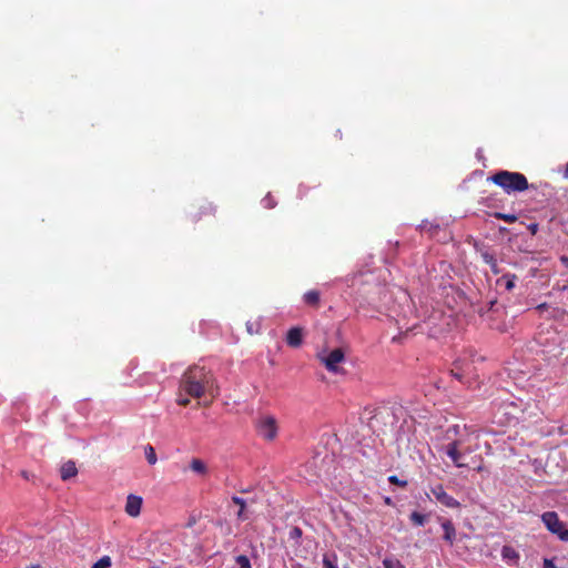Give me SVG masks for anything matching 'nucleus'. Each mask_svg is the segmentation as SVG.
<instances>
[{"label": "nucleus", "mask_w": 568, "mask_h": 568, "mask_svg": "<svg viewBox=\"0 0 568 568\" xmlns=\"http://www.w3.org/2000/svg\"><path fill=\"white\" fill-rule=\"evenodd\" d=\"M206 393L212 397L217 396L215 378L210 369L193 365L182 375L176 403L185 407L191 403L190 397L201 398Z\"/></svg>", "instance_id": "1"}, {"label": "nucleus", "mask_w": 568, "mask_h": 568, "mask_svg": "<svg viewBox=\"0 0 568 568\" xmlns=\"http://www.w3.org/2000/svg\"><path fill=\"white\" fill-rule=\"evenodd\" d=\"M489 180L501 187L507 194L524 192L530 186L523 173L506 170L496 172Z\"/></svg>", "instance_id": "2"}, {"label": "nucleus", "mask_w": 568, "mask_h": 568, "mask_svg": "<svg viewBox=\"0 0 568 568\" xmlns=\"http://www.w3.org/2000/svg\"><path fill=\"white\" fill-rule=\"evenodd\" d=\"M499 409L506 416L505 423L507 424L526 423L530 422L532 417H538L536 412H528L527 408H521L514 402L503 403Z\"/></svg>", "instance_id": "3"}, {"label": "nucleus", "mask_w": 568, "mask_h": 568, "mask_svg": "<svg viewBox=\"0 0 568 568\" xmlns=\"http://www.w3.org/2000/svg\"><path fill=\"white\" fill-rule=\"evenodd\" d=\"M540 518L550 534L561 541H568V528L556 511H545Z\"/></svg>", "instance_id": "4"}, {"label": "nucleus", "mask_w": 568, "mask_h": 568, "mask_svg": "<svg viewBox=\"0 0 568 568\" xmlns=\"http://www.w3.org/2000/svg\"><path fill=\"white\" fill-rule=\"evenodd\" d=\"M255 428L263 439L272 442L276 438L278 432L277 420L272 415H262L256 419Z\"/></svg>", "instance_id": "5"}, {"label": "nucleus", "mask_w": 568, "mask_h": 568, "mask_svg": "<svg viewBox=\"0 0 568 568\" xmlns=\"http://www.w3.org/2000/svg\"><path fill=\"white\" fill-rule=\"evenodd\" d=\"M449 433H454L455 435H458V438H456L455 440L463 442L462 453H464L465 458L467 457V455L471 454L473 452H475L478 448V443H477L478 436L477 435L469 434V433L460 434V429H459L458 425H454V426L449 427L447 430V434H449Z\"/></svg>", "instance_id": "6"}, {"label": "nucleus", "mask_w": 568, "mask_h": 568, "mask_svg": "<svg viewBox=\"0 0 568 568\" xmlns=\"http://www.w3.org/2000/svg\"><path fill=\"white\" fill-rule=\"evenodd\" d=\"M463 442L453 440L447 444L444 448L445 454L452 459L453 464L458 468L469 467L470 464L464 457V453H462Z\"/></svg>", "instance_id": "7"}, {"label": "nucleus", "mask_w": 568, "mask_h": 568, "mask_svg": "<svg viewBox=\"0 0 568 568\" xmlns=\"http://www.w3.org/2000/svg\"><path fill=\"white\" fill-rule=\"evenodd\" d=\"M320 359L328 372L337 374L343 371L338 364L345 361V354L342 348H335L327 355L320 356Z\"/></svg>", "instance_id": "8"}, {"label": "nucleus", "mask_w": 568, "mask_h": 568, "mask_svg": "<svg viewBox=\"0 0 568 568\" xmlns=\"http://www.w3.org/2000/svg\"><path fill=\"white\" fill-rule=\"evenodd\" d=\"M432 494L436 498L438 503L447 508H459L460 503L456 500L453 496L448 495L443 485H436L430 489Z\"/></svg>", "instance_id": "9"}, {"label": "nucleus", "mask_w": 568, "mask_h": 568, "mask_svg": "<svg viewBox=\"0 0 568 568\" xmlns=\"http://www.w3.org/2000/svg\"><path fill=\"white\" fill-rule=\"evenodd\" d=\"M215 213H216V206H214L211 202H204L192 214L191 220L196 223V222L203 220L204 217L214 216Z\"/></svg>", "instance_id": "10"}, {"label": "nucleus", "mask_w": 568, "mask_h": 568, "mask_svg": "<svg viewBox=\"0 0 568 568\" xmlns=\"http://www.w3.org/2000/svg\"><path fill=\"white\" fill-rule=\"evenodd\" d=\"M142 503H143V500L140 496L132 495V494L129 495L126 498V504H125V513L130 517H138L141 513Z\"/></svg>", "instance_id": "11"}, {"label": "nucleus", "mask_w": 568, "mask_h": 568, "mask_svg": "<svg viewBox=\"0 0 568 568\" xmlns=\"http://www.w3.org/2000/svg\"><path fill=\"white\" fill-rule=\"evenodd\" d=\"M285 341L290 347L298 348L303 344V328L298 326L290 328Z\"/></svg>", "instance_id": "12"}, {"label": "nucleus", "mask_w": 568, "mask_h": 568, "mask_svg": "<svg viewBox=\"0 0 568 568\" xmlns=\"http://www.w3.org/2000/svg\"><path fill=\"white\" fill-rule=\"evenodd\" d=\"M78 474V468L75 463L72 460H68L60 468V476L62 480H69L72 477H75Z\"/></svg>", "instance_id": "13"}, {"label": "nucleus", "mask_w": 568, "mask_h": 568, "mask_svg": "<svg viewBox=\"0 0 568 568\" xmlns=\"http://www.w3.org/2000/svg\"><path fill=\"white\" fill-rule=\"evenodd\" d=\"M442 527L444 529V540L449 545H453L456 538V529L454 524L450 520H445L442 523Z\"/></svg>", "instance_id": "14"}, {"label": "nucleus", "mask_w": 568, "mask_h": 568, "mask_svg": "<svg viewBox=\"0 0 568 568\" xmlns=\"http://www.w3.org/2000/svg\"><path fill=\"white\" fill-rule=\"evenodd\" d=\"M470 373L469 364H462V362H455V368L452 369V375L458 381H463Z\"/></svg>", "instance_id": "15"}, {"label": "nucleus", "mask_w": 568, "mask_h": 568, "mask_svg": "<svg viewBox=\"0 0 568 568\" xmlns=\"http://www.w3.org/2000/svg\"><path fill=\"white\" fill-rule=\"evenodd\" d=\"M303 300L307 305L317 307L320 305L321 294L316 290H311L304 294Z\"/></svg>", "instance_id": "16"}, {"label": "nucleus", "mask_w": 568, "mask_h": 568, "mask_svg": "<svg viewBox=\"0 0 568 568\" xmlns=\"http://www.w3.org/2000/svg\"><path fill=\"white\" fill-rule=\"evenodd\" d=\"M480 255H481L483 261L487 265H489L491 272L494 274H499L500 271L498 268L497 260L495 258V256L491 253H489L488 251L481 252Z\"/></svg>", "instance_id": "17"}, {"label": "nucleus", "mask_w": 568, "mask_h": 568, "mask_svg": "<svg viewBox=\"0 0 568 568\" xmlns=\"http://www.w3.org/2000/svg\"><path fill=\"white\" fill-rule=\"evenodd\" d=\"M232 501H233L235 505H237V506H239L237 518H239L240 520H246V519H247V517H246V516H245V514H244L245 506H246L245 500H244L243 498H241V497L233 496V497H232Z\"/></svg>", "instance_id": "18"}, {"label": "nucleus", "mask_w": 568, "mask_h": 568, "mask_svg": "<svg viewBox=\"0 0 568 568\" xmlns=\"http://www.w3.org/2000/svg\"><path fill=\"white\" fill-rule=\"evenodd\" d=\"M504 559L516 561L519 559V554L511 546H504L501 549Z\"/></svg>", "instance_id": "19"}, {"label": "nucleus", "mask_w": 568, "mask_h": 568, "mask_svg": "<svg viewBox=\"0 0 568 568\" xmlns=\"http://www.w3.org/2000/svg\"><path fill=\"white\" fill-rule=\"evenodd\" d=\"M190 467L193 471H195L197 474L204 475L206 473L205 464L199 458H193L190 464Z\"/></svg>", "instance_id": "20"}, {"label": "nucleus", "mask_w": 568, "mask_h": 568, "mask_svg": "<svg viewBox=\"0 0 568 568\" xmlns=\"http://www.w3.org/2000/svg\"><path fill=\"white\" fill-rule=\"evenodd\" d=\"M409 519L416 526H424L427 520V516L418 511H413L409 516Z\"/></svg>", "instance_id": "21"}, {"label": "nucleus", "mask_w": 568, "mask_h": 568, "mask_svg": "<svg viewBox=\"0 0 568 568\" xmlns=\"http://www.w3.org/2000/svg\"><path fill=\"white\" fill-rule=\"evenodd\" d=\"M145 458L150 465H154L158 460L155 449L151 445H146L144 448Z\"/></svg>", "instance_id": "22"}, {"label": "nucleus", "mask_w": 568, "mask_h": 568, "mask_svg": "<svg viewBox=\"0 0 568 568\" xmlns=\"http://www.w3.org/2000/svg\"><path fill=\"white\" fill-rule=\"evenodd\" d=\"M494 217H496L497 220H503L507 223H515L518 220L517 215H515V214H508V213H501V212L494 213Z\"/></svg>", "instance_id": "23"}, {"label": "nucleus", "mask_w": 568, "mask_h": 568, "mask_svg": "<svg viewBox=\"0 0 568 568\" xmlns=\"http://www.w3.org/2000/svg\"><path fill=\"white\" fill-rule=\"evenodd\" d=\"M324 568H338L335 555H325L323 558Z\"/></svg>", "instance_id": "24"}, {"label": "nucleus", "mask_w": 568, "mask_h": 568, "mask_svg": "<svg viewBox=\"0 0 568 568\" xmlns=\"http://www.w3.org/2000/svg\"><path fill=\"white\" fill-rule=\"evenodd\" d=\"M112 565V560L109 556L101 557L97 562L93 564L92 568H109Z\"/></svg>", "instance_id": "25"}, {"label": "nucleus", "mask_w": 568, "mask_h": 568, "mask_svg": "<svg viewBox=\"0 0 568 568\" xmlns=\"http://www.w3.org/2000/svg\"><path fill=\"white\" fill-rule=\"evenodd\" d=\"M384 568H405V566L397 559L386 558L383 560Z\"/></svg>", "instance_id": "26"}, {"label": "nucleus", "mask_w": 568, "mask_h": 568, "mask_svg": "<svg viewBox=\"0 0 568 568\" xmlns=\"http://www.w3.org/2000/svg\"><path fill=\"white\" fill-rule=\"evenodd\" d=\"M236 564L240 565L241 568H251V562L247 556L239 555L235 557Z\"/></svg>", "instance_id": "27"}, {"label": "nucleus", "mask_w": 568, "mask_h": 568, "mask_svg": "<svg viewBox=\"0 0 568 568\" xmlns=\"http://www.w3.org/2000/svg\"><path fill=\"white\" fill-rule=\"evenodd\" d=\"M503 278L506 281V290H513V287L515 286L516 275H505Z\"/></svg>", "instance_id": "28"}, {"label": "nucleus", "mask_w": 568, "mask_h": 568, "mask_svg": "<svg viewBox=\"0 0 568 568\" xmlns=\"http://www.w3.org/2000/svg\"><path fill=\"white\" fill-rule=\"evenodd\" d=\"M388 481L390 484H394V485H397V486H400V487H406L407 486V481L399 479L396 475L389 476L388 477Z\"/></svg>", "instance_id": "29"}, {"label": "nucleus", "mask_w": 568, "mask_h": 568, "mask_svg": "<svg viewBox=\"0 0 568 568\" xmlns=\"http://www.w3.org/2000/svg\"><path fill=\"white\" fill-rule=\"evenodd\" d=\"M302 536V529L300 527H293L290 531V538L298 539Z\"/></svg>", "instance_id": "30"}, {"label": "nucleus", "mask_w": 568, "mask_h": 568, "mask_svg": "<svg viewBox=\"0 0 568 568\" xmlns=\"http://www.w3.org/2000/svg\"><path fill=\"white\" fill-rule=\"evenodd\" d=\"M550 310V306L546 303H541L536 307V311L542 314L544 312H548Z\"/></svg>", "instance_id": "31"}, {"label": "nucleus", "mask_w": 568, "mask_h": 568, "mask_svg": "<svg viewBox=\"0 0 568 568\" xmlns=\"http://www.w3.org/2000/svg\"><path fill=\"white\" fill-rule=\"evenodd\" d=\"M564 311L559 310V308H551V311L549 312V317H557L558 314H562Z\"/></svg>", "instance_id": "32"}, {"label": "nucleus", "mask_w": 568, "mask_h": 568, "mask_svg": "<svg viewBox=\"0 0 568 568\" xmlns=\"http://www.w3.org/2000/svg\"><path fill=\"white\" fill-rule=\"evenodd\" d=\"M544 568H555V565L551 559L544 560Z\"/></svg>", "instance_id": "33"}, {"label": "nucleus", "mask_w": 568, "mask_h": 568, "mask_svg": "<svg viewBox=\"0 0 568 568\" xmlns=\"http://www.w3.org/2000/svg\"><path fill=\"white\" fill-rule=\"evenodd\" d=\"M564 176H565L566 179H568V163H567V165H566V170H565Z\"/></svg>", "instance_id": "34"}, {"label": "nucleus", "mask_w": 568, "mask_h": 568, "mask_svg": "<svg viewBox=\"0 0 568 568\" xmlns=\"http://www.w3.org/2000/svg\"><path fill=\"white\" fill-rule=\"evenodd\" d=\"M474 469H476L477 471H483L484 467L481 465H478L477 467H475Z\"/></svg>", "instance_id": "35"}, {"label": "nucleus", "mask_w": 568, "mask_h": 568, "mask_svg": "<svg viewBox=\"0 0 568 568\" xmlns=\"http://www.w3.org/2000/svg\"><path fill=\"white\" fill-rule=\"evenodd\" d=\"M335 135H336L338 139H342L341 130H337Z\"/></svg>", "instance_id": "36"}, {"label": "nucleus", "mask_w": 568, "mask_h": 568, "mask_svg": "<svg viewBox=\"0 0 568 568\" xmlns=\"http://www.w3.org/2000/svg\"><path fill=\"white\" fill-rule=\"evenodd\" d=\"M561 261H562L564 263H567V262H568V257H561Z\"/></svg>", "instance_id": "37"}, {"label": "nucleus", "mask_w": 568, "mask_h": 568, "mask_svg": "<svg viewBox=\"0 0 568 568\" xmlns=\"http://www.w3.org/2000/svg\"><path fill=\"white\" fill-rule=\"evenodd\" d=\"M393 341H394V342H397V341H399V337L394 336V337H393Z\"/></svg>", "instance_id": "38"}, {"label": "nucleus", "mask_w": 568, "mask_h": 568, "mask_svg": "<svg viewBox=\"0 0 568 568\" xmlns=\"http://www.w3.org/2000/svg\"><path fill=\"white\" fill-rule=\"evenodd\" d=\"M152 568H160V567H152Z\"/></svg>", "instance_id": "39"}]
</instances>
